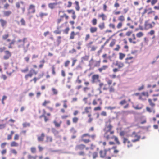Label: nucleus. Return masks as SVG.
Instances as JSON below:
<instances>
[{"mask_svg":"<svg viewBox=\"0 0 159 159\" xmlns=\"http://www.w3.org/2000/svg\"><path fill=\"white\" fill-rule=\"evenodd\" d=\"M84 84L85 86L82 89L84 92L87 93L88 97L92 96L93 95L94 93V89L93 88H90L88 86L90 84L89 82L88 81H85Z\"/></svg>","mask_w":159,"mask_h":159,"instance_id":"obj_1","label":"nucleus"},{"mask_svg":"<svg viewBox=\"0 0 159 159\" xmlns=\"http://www.w3.org/2000/svg\"><path fill=\"white\" fill-rule=\"evenodd\" d=\"M18 43H22L21 44H18V47L19 48H23L25 52H26L28 48L30 45L29 43H28L26 47L25 45V43L28 42L27 38L26 37L23 38L22 40L19 39L17 41Z\"/></svg>","mask_w":159,"mask_h":159,"instance_id":"obj_2","label":"nucleus"},{"mask_svg":"<svg viewBox=\"0 0 159 159\" xmlns=\"http://www.w3.org/2000/svg\"><path fill=\"white\" fill-rule=\"evenodd\" d=\"M85 148V145L83 144L76 145L75 147V150L76 151H79L78 154L80 156H84L85 155V153L83 150Z\"/></svg>","mask_w":159,"mask_h":159,"instance_id":"obj_3","label":"nucleus"},{"mask_svg":"<svg viewBox=\"0 0 159 159\" xmlns=\"http://www.w3.org/2000/svg\"><path fill=\"white\" fill-rule=\"evenodd\" d=\"M111 119L108 120L106 122L105 127L103 129V131L104 133H108L114 131L112 130L113 126L111 123Z\"/></svg>","mask_w":159,"mask_h":159,"instance_id":"obj_4","label":"nucleus"},{"mask_svg":"<svg viewBox=\"0 0 159 159\" xmlns=\"http://www.w3.org/2000/svg\"><path fill=\"white\" fill-rule=\"evenodd\" d=\"M27 16L30 18H31L33 16L31 15V14L35 13L36 11L35 6L33 4H30L27 9Z\"/></svg>","mask_w":159,"mask_h":159,"instance_id":"obj_5","label":"nucleus"},{"mask_svg":"<svg viewBox=\"0 0 159 159\" xmlns=\"http://www.w3.org/2000/svg\"><path fill=\"white\" fill-rule=\"evenodd\" d=\"M156 23L154 21L151 22L149 20L145 21L144 27L145 29L148 30L152 28L155 25Z\"/></svg>","mask_w":159,"mask_h":159,"instance_id":"obj_6","label":"nucleus"},{"mask_svg":"<svg viewBox=\"0 0 159 159\" xmlns=\"http://www.w3.org/2000/svg\"><path fill=\"white\" fill-rule=\"evenodd\" d=\"M101 61H96L93 58H91L90 60L89 66L90 67H98L100 65Z\"/></svg>","mask_w":159,"mask_h":159,"instance_id":"obj_7","label":"nucleus"},{"mask_svg":"<svg viewBox=\"0 0 159 159\" xmlns=\"http://www.w3.org/2000/svg\"><path fill=\"white\" fill-rule=\"evenodd\" d=\"M37 71L33 69H31L29 73L25 74L24 76V78L25 80H28L29 78H32L34 75H35L37 74Z\"/></svg>","mask_w":159,"mask_h":159,"instance_id":"obj_8","label":"nucleus"},{"mask_svg":"<svg viewBox=\"0 0 159 159\" xmlns=\"http://www.w3.org/2000/svg\"><path fill=\"white\" fill-rule=\"evenodd\" d=\"M16 6L17 8H21L23 13H24L25 10V6L24 2L22 1L18 2L16 3Z\"/></svg>","mask_w":159,"mask_h":159,"instance_id":"obj_9","label":"nucleus"},{"mask_svg":"<svg viewBox=\"0 0 159 159\" xmlns=\"http://www.w3.org/2000/svg\"><path fill=\"white\" fill-rule=\"evenodd\" d=\"M93 43V41H90L86 44V46L88 49H90L91 52L95 51L98 48V47L96 45H92Z\"/></svg>","mask_w":159,"mask_h":159,"instance_id":"obj_10","label":"nucleus"},{"mask_svg":"<svg viewBox=\"0 0 159 159\" xmlns=\"http://www.w3.org/2000/svg\"><path fill=\"white\" fill-rule=\"evenodd\" d=\"M64 18L66 20H67L69 18V16L66 13H64L62 15L60 16L59 18H58L57 20V24H59L63 20V18Z\"/></svg>","mask_w":159,"mask_h":159,"instance_id":"obj_11","label":"nucleus"},{"mask_svg":"<svg viewBox=\"0 0 159 159\" xmlns=\"http://www.w3.org/2000/svg\"><path fill=\"white\" fill-rule=\"evenodd\" d=\"M111 150H101L99 152L100 157L102 158H104L107 156L108 153H110Z\"/></svg>","mask_w":159,"mask_h":159,"instance_id":"obj_12","label":"nucleus"},{"mask_svg":"<svg viewBox=\"0 0 159 159\" xmlns=\"http://www.w3.org/2000/svg\"><path fill=\"white\" fill-rule=\"evenodd\" d=\"M86 137H88L89 138L90 135L87 133L83 134L81 137V141L85 143H87L90 142V140L89 139L86 138Z\"/></svg>","mask_w":159,"mask_h":159,"instance_id":"obj_13","label":"nucleus"},{"mask_svg":"<svg viewBox=\"0 0 159 159\" xmlns=\"http://www.w3.org/2000/svg\"><path fill=\"white\" fill-rule=\"evenodd\" d=\"M149 96L148 93V92H143L141 93L139 99L142 101H144Z\"/></svg>","mask_w":159,"mask_h":159,"instance_id":"obj_14","label":"nucleus"},{"mask_svg":"<svg viewBox=\"0 0 159 159\" xmlns=\"http://www.w3.org/2000/svg\"><path fill=\"white\" fill-rule=\"evenodd\" d=\"M91 82L93 83L100 82L99 75L98 74H94L92 75L91 78Z\"/></svg>","mask_w":159,"mask_h":159,"instance_id":"obj_15","label":"nucleus"},{"mask_svg":"<svg viewBox=\"0 0 159 159\" xmlns=\"http://www.w3.org/2000/svg\"><path fill=\"white\" fill-rule=\"evenodd\" d=\"M122 30H121V32H120V40L124 43L126 44L127 42L125 38L126 37L125 33H122Z\"/></svg>","mask_w":159,"mask_h":159,"instance_id":"obj_16","label":"nucleus"},{"mask_svg":"<svg viewBox=\"0 0 159 159\" xmlns=\"http://www.w3.org/2000/svg\"><path fill=\"white\" fill-rule=\"evenodd\" d=\"M114 133V131H113L108 133H104V137L107 140L113 139Z\"/></svg>","mask_w":159,"mask_h":159,"instance_id":"obj_17","label":"nucleus"},{"mask_svg":"<svg viewBox=\"0 0 159 159\" xmlns=\"http://www.w3.org/2000/svg\"><path fill=\"white\" fill-rule=\"evenodd\" d=\"M44 75V73L43 72H42L41 74H39L38 75V77H34L32 79L30 80V82H32L34 81V84L36 83L37 81L42 78Z\"/></svg>","mask_w":159,"mask_h":159,"instance_id":"obj_18","label":"nucleus"},{"mask_svg":"<svg viewBox=\"0 0 159 159\" xmlns=\"http://www.w3.org/2000/svg\"><path fill=\"white\" fill-rule=\"evenodd\" d=\"M62 102L63 103V107L64 108H61L60 110V111L61 113L63 114L65 113L66 112L65 109H66L68 107L67 104V100H65L62 101Z\"/></svg>","mask_w":159,"mask_h":159,"instance_id":"obj_19","label":"nucleus"},{"mask_svg":"<svg viewBox=\"0 0 159 159\" xmlns=\"http://www.w3.org/2000/svg\"><path fill=\"white\" fill-rule=\"evenodd\" d=\"M66 12L69 14H72L71 17L73 20H75L76 18V15L75 11L74 10L68 9L66 10Z\"/></svg>","mask_w":159,"mask_h":159,"instance_id":"obj_20","label":"nucleus"},{"mask_svg":"<svg viewBox=\"0 0 159 159\" xmlns=\"http://www.w3.org/2000/svg\"><path fill=\"white\" fill-rule=\"evenodd\" d=\"M4 53L5 55L3 57V58L4 60H6L9 59L11 56V54L9 51H5Z\"/></svg>","mask_w":159,"mask_h":159,"instance_id":"obj_21","label":"nucleus"},{"mask_svg":"<svg viewBox=\"0 0 159 159\" xmlns=\"http://www.w3.org/2000/svg\"><path fill=\"white\" fill-rule=\"evenodd\" d=\"M6 41L8 42H10L9 45L8 46V48H13L12 45H14L15 43V39H13L12 40H11L10 39H7L6 40Z\"/></svg>","mask_w":159,"mask_h":159,"instance_id":"obj_22","label":"nucleus"},{"mask_svg":"<svg viewBox=\"0 0 159 159\" xmlns=\"http://www.w3.org/2000/svg\"><path fill=\"white\" fill-rule=\"evenodd\" d=\"M70 132L71 133L73 134V135H72L71 138L72 139H74L76 137V135L75 134L77 132V131L75 129L74 127H72L70 129Z\"/></svg>","mask_w":159,"mask_h":159,"instance_id":"obj_23","label":"nucleus"},{"mask_svg":"<svg viewBox=\"0 0 159 159\" xmlns=\"http://www.w3.org/2000/svg\"><path fill=\"white\" fill-rule=\"evenodd\" d=\"M97 101H99V104L100 105H102V101L100 98H99L97 100L96 99H93L92 102V105L94 106L97 105L98 104Z\"/></svg>","mask_w":159,"mask_h":159,"instance_id":"obj_24","label":"nucleus"},{"mask_svg":"<svg viewBox=\"0 0 159 159\" xmlns=\"http://www.w3.org/2000/svg\"><path fill=\"white\" fill-rule=\"evenodd\" d=\"M120 104L121 106H123V107L124 108H127L129 106V104L125 100L121 101L120 102Z\"/></svg>","mask_w":159,"mask_h":159,"instance_id":"obj_25","label":"nucleus"},{"mask_svg":"<svg viewBox=\"0 0 159 159\" xmlns=\"http://www.w3.org/2000/svg\"><path fill=\"white\" fill-rule=\"evenodd\" d=\"M79 34L78 32L75 33L74 31H72L71 32L69 39H75V36Z\"/></svg>","mask_w":159,"mask_h":159,"instance_id":"obj_26","label":"nucleus"},{"mask_svg":"<svg viewBox=\"0 0 159 159\" xmlns=\"http://www.w3.org/2000/svg\"><path fill=\"white\" fill-rule=\"evenodd\" d=\"M91 107H86L85 108L84 111L83 112V114L91 113Z\"/></svg>","mask_w":159,"mask_h":159,"instance_id":"obj_27","label":"nucleus"},{"mask_svg":"<svg viewBox=\"0 0 159 159\" xmlns=\"http://www.w3.org/2000/svg\"><path fill=\"white\" fill-rule=\"evenodd\" d=\"M129 41L130 43L133 44H136L139 41L136 39V38H129Z\"/></svg>","mask_w":159,"mask_h":159,"instance_id":"obj_28","label":"nucleus"},{"mask_svg":"<svg viewBox=\"0 0 159 159\" xmlns=\"http://www.w3.org/2000/svg\"><path fill=\"white\" fill-rule=\"evenodd\" d=\"M158 0H147L146 2L147 3H150L151 5L152 6L154 5L157 3Z\"/></svg>","mask_w":159,"mask_h":159,"instance_id":"obj_29","label":"nucleus"},{"mask_svg":"<svg viewBox=\"0 0 159 159\" xmlns=\"http://www.w3.org/2000/svg\"><path fill=\"white\" fill-rule=\"evenodd\" d=\"M133 135H134V137L136 138V139H133L132 140L133 142H135L137 141H139L140 138V136L137 135L135 132H134L132 134Z\"/></svg>","mask_w":159,"mask_h":159,"instance_id":"obj_30","label":"nucleus"},{"mask_svg":"<svg viewBox=\"0 0 159 159\" xmlns=\"http://www.w3.org/2000/svg\"><path fill=\"white\" fill-rule=\"evenodd\" d=\"M0 23L2 27L4 28L6 26L7 24V21L6 20L2 19H0Z\"/></svg>","mask_w":159,"mask_h":159,"instance_id":"obj_31","label":"nucleus"},{"mask_svg":"<svg viewBox=\"0 0 159 159\" xmlns=\"http://www.w3.org/2000/svg\"><path fill=\"white\" fill-rule=\"evenodd\" d=\"M98 28L96 27L91 26L90 28V31L91 33H94L97 32Z\"/></svg>","mask_w":159,"mask_h":159,"instance_id":"obj_32","label":"nucleus"},{"mask_svg":"<svg viewBox=\"0 0 159 159\" xmlns=\"http://www.w3.org/2000/svg\"><path fill=\"white\" fill-rule=\"evenodd\" d=\"M12 13V12L10 10L4 11H3L4 16H10Z\"/></svg>","mask_w":159,"mask_h":159,"instance_id":"obj_33","label":"nucleus"},{"mask_svg":"<svg viewBox=\"0 0 159 159\" xmlns=\"http://www.w3.org/2000/svg\"><path fill=\"white\" fill-rule=\"evenodd\" d=\"M98 17L101 18L102 20L103 21L105 20L107 18V16L104 13L98 14Z\"/></svg>","mask_w":159,"mask_h":159,"instance_id":"obj_34","label":"nucleus"},{"mask_svg":"<svg viewBox=\"0 0 159 159\" xmlns=\"http://www.w3.org/2000/svg\"><path fill=\"white\" fill-rule=\"evenodd\" d=\"M50 103L51 102L49 100H45L42 103V105L43 106L46 107L47 106H49L48 104Z\"/></svg>","mask_w":159,"mask_h":159,"instance_id":"obj_35","label":"nucleus"},{"mask_svg":"<svg viewBox=\"0 0 159 159\" xmlns=\"http://www.w3.org/2000/svg\"><path fill=\"white\" fill-rule=\"evenodd\" d=\"M53 123L56 127L59 128L61 126V125L62 123V121H61L59 122H58L57 120H54L53 121Z\"/></svg>","mask_w":159,"mask_h":159,"instance_id":"obj_36","label":"nucleus"},{"mask_svg":"<svg viewBox=\"0 0 159 159\" xmlns=\"http://www.w3.org/2000/svg\"><path fill=\"white\" fill-rule=\"evenodd\" d=\"M134 58L133 57H130L126 58L125 59V62L127 63H131L133 62L132 60Z\"/></svg>","mask_w":159,"mask_h":159,"instance_id":"obj_37","label":"nucleus"},{"mask_svg":"<svg viewBox=\"0 0 159 159\" xmlns=\"http://www.w3.org/2000/svg\"><path fill=\"white\" fill-rule=\"evenodd\" d=\"M45 135L43 133L41 134L40 136H38V140L39 141H43L44 139Z\"/></svg>","mask_w":159,"mask_h":159,"instance_id":"obj_38","label":"nucleus"},{"mask_svg":"<svg viewBox=\"0 0 159 159\" xmlns=\"http://www.w3.org/2000/svg\"><path fill=\"white\" fill-rule=\"evenodd\" d=\"M18 146V143L15 141H12L10 143V146L11 147H17Z\"/></svg>","mask_w":159,"mask_h":159,"instance_id":"obj_39","label":"nucleus"},{"mask_svg":"<svg viewBox=\"0 0 159 159\" xmlns=\"http://www.w3.org/2000/svg\"><path fill=\"white\" fill-rule=\"evenodd\" d=\"M155 33V31L154 30H152L148 33V34L150 36H153L152 39H154L155 38V36L154 35Z\"/></svg>","mask_w":159,"mask_h":159,"instance_id":"obj_40","label":"nucleus"},{"mask_svg":"<svg viewBox=\"0 0 159 159\" xmlns=\"http://www.w3.org/2000/svg\"><path fill=\"white\" fill-rule=\"evenodd\" d=\"M14 131H11L10 132V134H8L7 136V140H11L12 138V136L13 134H14Z\"/></svg>","mask_w":159,"mask_h":159,"instance_id":"obj_41","label":"nucleus"},{"mask_svg":"<svg viewBox=\"0 0 159 159\" xmlns=\"http://www.w3.org/2000/svg\"><path fill=\"white\" fill-rule=\"evenodd\" d=\"M108 67L107 65H103L101 68L98 69V70L100 72H101L103 70H105L107 69Z\"/></svg>","mask_w":159,"mask_h":159,"instance_id":"obj_42","label":"nucleus"},{"mask_svg":"<svg viewBox=\"0 0 159 159\" xmlns=\"http://www.w3.org/2000/svg\"><path fill=\"white\" fill-rule=\"evenodd\" d=\"M57 4V3H50L48 4V6L50 8L53 9L55 8V6Z\"/></svg>","mask_w":159,"mask_h":159,"instance_id":"obj_43","label":"nucleus"},{"mask_svg":"<svg viewBox=\"0 0 159 159\" xmlns=\"http://www.w3.org/2000/svg\"><path fill=\"white\" fill-rule=\"evenodd\" d=\"M88 117L89 118L88 120V122L89 123H91L93 120V119L92 117V115L91 113H89L88 115Z\"/></svg>","mask_w":159,"mask_h":159,"instance_id":"obj_44","label":"nucleus"},{"mask_svg":"<svg viewBox=\"0 0 159 159\" xmlns=\"http://www.w3.org/2000/svg\"><path fill=\"white\" fill-rule=\"evenodd\" d=\"M79 118L75 116L72 118V121L73 123L76 124L79 121Z\"/></svg>","mask_w":159,"mask_h":159,"instance_id":"obj_45","label":"nucleus"},{"mask_svg":"<svg viewBox=\"0 0 159 159\" xmlns=\"http://www.w3.org/2000/svg\"><path fill=\"white\" fill-rule=\"evenodd\" d=\"M45 62V61L43 59L41 61H40V64L39 65V67L40 68H42L44 65V64Z\"/></svg>","mask_w":159,"mask_h":159,"instance_id":"obj_46","label":"nucleus"},{"mask_svg":"<svg viewBox=\"0 0 159 159\" xmlns=\"http://www.w3.org/2000/svg\"><path fill=\"white\" fill-rule=\"evenodd\" d=\"M99 28L101 30H103L105 28V23L104 22H102L99 24L98 25Z\"/></svg>","mask_w":159,"mask_h":159,"instance_id":"obj_47","label":"nucleus"},{"mask_svg":"<svg viewBox=\"0 0 159 159\" xmlns=\"http://www.w3.org/2000/svg\"><path fill=\"white\" fill-rule=\"evenodd\" d=\"M113 150V152L114 154H118L119 152V150L116 149V146L113 147L111 149Z\"/></svg>","mask_w":159,"mask_h":159,"instance_id":"obj_48","label":"nucleus"},{"mask_svg":"<svg viewBox=\"0 0 159 159\" xmlns=\"http://www.w3.org/2000/svg\"><path fill=\"white\" fill-rule=\"evenodd\" d=\"M37 155L33 156L30 154L28 155L27 157L28 159H37Z\"/></svg>","mask_w":159,"mask_h":159,"instance_id":"obj_49","label":"nucleus"},{"mask_svg":"<svg viewBox=\"0 0 159 159\" xmlns=\"http://www.w3.org/2000/svg\"><path fill=\"white\" fill-rule=\"evenodd\" d=\"M52 91L53 93V94L54 95H57L58 93V92L57 90L54 88H52Z\"/></svg>","mask_w":159,"mask_h":159,"instance_id":"obj_50","label":"nucleus"},{"mask_svg":"<svg viewBox=\"0 0 159 159\" xmlns=\"http://www.w3.org/2000/svg\"><path fill=\"white\" fill-rule=\"evenodd\" d=\"M42 117H43L44 118V120L45 122H47V121L49 120V119L45 115L43 114L39 116L40 118H41Z\"/></svg>","mask_w":159,"mask_h":159,"instance_id":"obj_51","label":"nucleus"},{"mask_svg":"<svg viewBox=\"0 0 159 159\" xmlns=\"http://www.w3.org/2000/svg\"><path fill=\"white\" fill-rule=\"evenodd\" d=\"M51 131L55 135L58 134L59 132L57 131L55 128H52L51 129Z\"/></svg>","mask_w":159,"mask_h":159,"instance_id":"obj_52","label":"nucleus"},{"mask_svg":"<svg viewBox=\"0 0 159 159\" xmlns=\"http://www.w3.org/2000/svg\"><path fill=\"white\" fill-rule=\"evenodd\" d=\"M91 23L93 25H96L97 23V19L95 18H93L91 21Z\"/></svg>","mask_w":159,"mask_h":159,"instance_id":"obj_53","label":"nucleus"},{"mask_svg":"<svg viewBox=\"0 0 159 159\" xmlns=\"http://www.w3.org/2000/svg\"><path fill=\"white\" fill-rule=\"evenodd\" d=\"M148 102L149 103V105L152 107H154L155 106V104L152 102V99H149Z\"/></svg>","mask_w":159,"mask_h":159,"instance_id":"obj_54","label":"nucleus"},{"mask_svg":"<svg viewBox=\"0 0 159 159\" xmlns=\"http://www.w3.org/2000/svg\"><path fill=\"white\" fill-rule=\"evenodd\" d=\"M29 70V68L28 67H27L25 69H21V71L22 73L25 74L27 73L28 71Z\"/></svg>","mask_w":159,"mask_h":159,"instance_id":"obj_55","label":"nucleus"},{"mask_svg":"<svg viewBox=\"0 0 159 159\" xmlns=\"http://www.w3.org/2000/svg\"><path fill=\"white\" fill-rule=\"evenodd\" d=\"M52 74L53 75H55L56 72L55 71V67L54 65H53L52 66Z\"/></svg>","mask_w":159,"mask_h":159,"instance_id":"obj_56","label":"nucleus"},{"mask_svg":"<svg viewBox=\"0 0 159 159\" xmlns=\"http://www.w3.org/2000/svg\"><path fill=\"white\" fill-rule=\"evenodd\" d=\"M143 35L144 33L142 32H140L136 34V36L138 38H140L143 36Z\"/></svg>","mask_w":159,"mask_h":159,"instance_id":"obj_57","label":"nucleus"},{"mask_svg":"<svg viewBox=\"0 0 159 159\" xmlns=\"http://www.w3.org/2000/svg\"><path fill=\"white\" fill-rule=\"evenodd\" d=\"M90 38V35L89 34H86L84 38L85 41L86 42L88 41Z\"/></svg>","mask_w":159,"mask_h":159,"instance_id":"obj_58","label":"nucleus"},{"mask_svg":"<svg viewBox=\"0 0 159 159\" xmlns=\"http://www.w3.org/2000/svg\"><path fill=\"white\" fill-rule=\"evenodd\" d=\"M52 139L51 137L47 136L46 137V142H52Z\"/></svg>","mask_w":159,"mask_h":159,"instance_id":"obj_59","label":"nucleus"},{"mask_svg":"<svg viewBox=\"0 0 159 159\" xmlns=\"http://www.w3.org/2000/svg\"><path fill=\"white\" fill-rule=\"evenodd\" d=\"M93 158V159H95L98 157V152H94L92 154Z\"/></svg>","mask_w":159,"mask_h":159,"instance_id":"obj_60","label":"nucleus"},{"mask_svg":"<svg viewBox=\"0 0 159 159\" xmlns=\"http://www.w3.org/2000/svg\"><path fill=\"white\" fill-rule=\"evenodd\" d=\"M9 37V35L8 34H4L2 36V39L3 40H6Z\"/></svg>","mask_w":159,"mask_h":159,"instance_id":"obj_61","label":"nucleus"},{"mask_svg":"<svg viewBox=\"0 0 159 159\" xmlns=\"http://www.w3.org/2000/svg\"><path fill=\"white\" fill-rule=\"evenodd\" d=\"M48 15V14L47 13L41 12L40 13L39 16L41 18H43L44 16H46Z\"/></svg>","mask_w":159,"mask_h":159,"instance_id":"obj_62","label":"nucleus"},{"mask_svg":"<svg viewBox=\"0 0 159 159\" xmlns=\"http://www.w3.org/2000/svg\"><path fill=\"white\" fill-rule=\"evenodd\" d=\"M31 152L32 153H34L36 152V149L34 147H32L30 148Z\"/></svg>","mask_w":159,"mask_h":159,"instance_id":"obj_63","label":"nucleus"},{"mask_svg":"<svg viewBox=\"0 0 159 159\" xmlns=\"http://www.w3.org/2000/svg\"><path fill=\"white\" fill-rule=\"evenodd\" d=\"M19 138V135L18 134H16L14 135V140H18Z\"/></svg>","mask_w":159,"mask_h":159,"instance_id":"obj_64","label":"nucleus"}]
</instances>
